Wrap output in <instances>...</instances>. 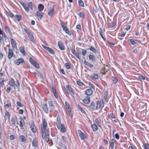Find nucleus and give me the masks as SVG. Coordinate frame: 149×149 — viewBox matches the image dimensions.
<instances>
[{
  "label": "nucleus",
  "mask_w": 149,
  "mask_h": 149,
  "mask_svg": "<svg viewBox=\"0 0 149 149\" xmlns=\"http://www.w3.org/2000/svg\"><path fill=\"white\" fill-rule=\"evenodd\" d=\"M47 122L45 118L42 119V123L40 125L42 138L45 139L46 141L48 142L49 141V129H47Z\"/></svg>",
  "instance_id": "obj_1"
},
{
  "label": "nucleus",
  "mask_w": 149,
  "mask_h": 149,
  "mask_svg": "<svg viewBox=\"0 0 149 149\" xmlns=\"http://www.w3.org/2000/svg\"><path fill=\"white\" fill-rule=\"evenodd\" d=\"M56 125L58 130L63 133H65L66 129L64 124L61 123V120L59 116H57L56 122Z\"/></svg>",
  "instance_id": "obj_2"
},
{
  "label": "nucleus",
  "mask_w": 149,
  "mask_h": 149,
  "mask_svg": "<svg viewBox=\"0 0 149 149\" xmlns=\"http://www.w3.org/2000/svg\"><path fill=\"white\" fill-rule=\"evenodd\" d=\"M20 3L22 6L25 10L27 12L29 11V8L31 10H33V3L31 2H30L29 3L28 6L26 3L22 1H20Z\"/></svg>",
  "instance_id": "obj_3"
},
{
  "label": "nucleus",
  "mask_w": 149,
  "mask_h": 149,
  "mask_svg": "<svg viewBox=\"0 0 149 149\" xmlns=\"http://www.w3.org/2000/svg\"><path fill=\"white\" fill-rule=\"evenodd\" d=\"M16 84H15V81L14 79L11 78L10 79L9 82L8 84L10 86H11L14 87L15 88V85L17 87H18L19 86V80L18 79H16Z\"/></svg>",
  "instance_id": "obj_4"
},
{
  "label": "nucleus",
  "mask_w": 149,
  "mask_h": 149,
  "mask_svg": "<svg viewBox=\"0 0 149 149\" xmlns=\"http://www.w3.org/2000/svg\"><path fill=\"white\" fill-rule=\"evenodd\" d=\"M104 104L102 99H101L100 101L97 102L95 109L96 110L102 109L104 106Z\"/></svg>",
  "instance_id": "obj_5"
},
{
  "label": "nucleus",
  "mask_w": 149,
  "mask_h": 149,
  "mask_svg": "<svg viewBox=\"0 0 149 149\" xmlns=\"http://www.w3.org/2000/svg\"><path fill=\"white\" fill-rule=\"evenodd\" d=\"M41 106L43 111L46 113H49V109L47 102L46 101L41 102Z\"/></svg>",
  "instance_id": "obj_6"
},
{
  "label": "nucleus",
  "mask_w": 149,
  "mask_h": 149,
  "mask_svg": "<svg viewBox=\"0 0 149 149\" xmlns=\"http://www.w3.org/2000/svg\"><path fill=\"white\" fill-rule=\"evenodd\" d=\"M77 132L81 140L86 139L88 138V136L87 134L84 133L81 130H78Z\"/></svg>",
  "instance_id": "obj_7"
},
{
  "label": "nucleus",
  "mask_w": 149,
  "mask_h": 149,
  "mask_svg": "<svg viewBox=\"0 0 149 149\" xmlns=\"http://www.w3.org/2000/svg\"><path fill=\"white\" fill-rule=\"evenodd\" d=\"M65 107L66 110V112L69 116L71 115V109L69 103L67 101L65 102Z\"/></svg>",
  "instance_id": "obj_8"
},
{
  "label": "nucleus",
  "mask_w": 149,
  "mask_h": 149,
  "mask_svg": "<svg viewBox=\"0 0 149 149\" xmlns=\"http://www.w3.org/2000/svg\"><path fill=\"white\" fill-rule=\"evenodd\" d=\"M24 62V59L22 58H19L16 59L14 61V63L16 65H19L22 64Z\"/></svg>",
  "instance_id": "obj_9"
},
{
  "label": "nucleus",
  "mask_w": 149,
  "mask_h": 149,
  "mask_svg": "<svg viewBox=\"0 0 149 149\" xmlns=\"http://www.w3.org/2000/svg\"><path fill=\"white\" fill-rule=\"evenodd\" d=\"M60 24L63 29V30L65 31L66 33L70 35H71V32L67 27L65 25H64L61 22Z\"/></svg>",
  "instance_id": "obj_10"
},
{
  "label": "nucleus",
  "mask_w": 149,
  "mask_h": 149,
  "mask_svg": "<svg viewBox=\"0 0 149 149\" xmlns=\"http://www.w3.org/2000/svg\"><path fill=\"white\" fill-rule=\"evenodd\" d=\"M66 87L67 89V94H72V95L74 94V90L71 86L69 85H66Z\"/></svg>",
  "instance_id": "obj_11"
},
{
  "label": "nucleus",
  "mask_w": 149,
  "mask_h": 149,
  "mask_svg": "<svg viewBox=\"0 0 149 149\" xmlns=\"http://www.w3.org/2000/svg\"><path fill=\"white\" fill-rule=\"evenodd\" d=\"M30 128L32 132L33 133H36V132L37 131L36 127L34 121L31 122L30 125Z\"/></svg>",
  "instance_id": "obj_12"
},
{
  "label": "nucleus",
  "mask_w": 149,
  "mask_h": 149,
  "mask_svg": "<svg viewBox=\"0 0 149 149\" xmlns=\"http://www.w3.org/2000/svg\"><path fill=\"white\" fill-rule=\"evenodd\" d=\"M0 35L2 36H0V43H2L3 41V38H6V34L3 30H2L0 28Z\"/></svg>",
  "instance_id": "obj_13"
},
{
  "label": "nucleus",
  "mask_w": 149,
  "mask_h": 149,
  "mask_svg": "<svg viewBox=\"0 0 149 149\" xmlns=\"http://www.w3.org/2000/svg\"><path fill=\"white\" fill-rule=\"evenodd\" d=\"M35 16L38 20H40L42 18L43 13L41 12L37 11L35 14Z\"/></svg>",
  "instance_id": "obj_14"
},
{
  "label": "nucleus",
  "mask_w": 149,
  "mask_h": 149,
  "mask_svg": "<svg viewBox=\"0 0 149 149\" xmlns=\"http://www.w3.org/2000/svg\"><path fill=\"white\" fill-rule=\"evenodd\" d=\"M42 46L47 51H48L51 54H54V51L51 48L47 47L44 45H42Z\"/></svg>",
  "instance_id": "obj_15"
},
{
  "label": "nucleus",
  "mask_w": 149,
  "mask_h": 149,
  "mask_svg": "<svg viewBox=\"0 0 149 149\" xmlns=\"http://www.w3.org/2000/svg\"><path fill=\"white\" fill-rule=\"evenodd\" d=\"M11 46L13 49H17V43L14 39L12 38L10 40Z\"/></svg>",
  "instance_id": "obj_16"
},
{
  "label": "nucleus",
  "mask_w": 149,
  "mask_h": 149,
  "mask_svg": "<svg viewBox=\"0 0 149 149\" xmlns=\"http://www.w3.org/2000/svg\"><path fill=\"white\" fill-rule=\"evenodd\" d=\"M32 146L35 147H38V139L35 138L33 139L32 142Z\"/></svg>",
  "instance_id": "obj_17"
},
{
  "label": "nucleus",
  "mask_w": 149,
  "mask_h": 149,
  "mask_svg": "<svg viewBox=\"0 0 149 149\" xmlns=\"http://www.w3.org/2000/svg\"><path fill=\"white\" fill-rule=\"evenodd\" d=\"M14 54L13 50L10 48H9L8 49V57L9 59H11L13 57Z\"/></svg>",
  "instance_id": "obj_18"
},
{
  "label": "nucleus",
  "mask_w": 149,
  "mask_h": 149,
  "mask_svg": "<svg viewBox=\"0 0 149 149\" xmlns=\"http://www.w3.org/2000/svg\"><path fill=\"white\" fill-rule=\"evenodd\" d=\"M85 93L86 94L87 96H88L91 95L93 94V91L91 88H89L86 90Z\"/></svg>",
  "instance_id": "obj_19"
},
{
  "label": "nucleus",
  "mask_w": 149,
  "mask_h": 149,
  "mask_svg": "<svg viewBox=\"0 0 149 149\" xmlns=\"http://www.w3.org/2000/svg\"><path fill=\"white\" fill-rule=\"evenodd\" d=\"M109 70V67L107 65L105 66L103 68V70H102V74L103 75L106 74Z\"/></svg>",
  "instance_id": "obj_20"
},
{
  "label": "nucleus",
  "mask_w": 149,
  "mask_h": 149,
  "mask_svg": "<svg viewBox=\"0 0 149 149\" xmlns=\"http://www.w3.org/2000/svg\"><path fill=\"white\" fill-rule=\"evenodd\" d=\"M90 98L89 96H86L85 98L82 100L83 102L85 104H88L90 102Z\"/></svg>",
  "instance_id": "obj_21"
},
{
  "label": "nucleus",
  "mask_w": 149,
  "mask_h": 149,
  "mask_svg": "<svg viewBox=\"0 0 149 149\" xmlns=\"http://www.w3.org/2000/svg\"><path fill=\"white\" fill-rule=\"evenodd\" d=\"M19 119L20 121L19 126L20 127V129H23V127L24 125H25V122L22 118H20Z\"/></svg>",
  "instance_id": "obj_22"
},
{
  "label": "nucleus",
  "mask_w": 149,
  "mask_h": 149,
  "mask_svg": "<svg viewBox=\"0 0 149 149\" xmlns=\"http://www.w3.org/2000/svg\"><path fill=\"white\" fill-rule=\"evenodd\" d=\"M5 30L6 33H8L10 36H12V35L10 29L7 26H5Z\"/></svg>",
  "instance_id": "obj_23"
},
{
  "label": "nucleus",
  "mask_w": 149,
  "mask_h": 149,
  "mask_svg": "<svg viewBox=\"0 0 149 149\" xmlns=\"http://www.w3.org/2000/svg\"><path fill=\"white\" fill-rule=\"evenodd\" d=\"M58 45L60 49L62 50H63L65 49V46L62 42L58 41Z\"/></svg>",
  "instance_id": "obj_24"
},
{
  "label": "nucleus",
  "mask_w": 149,
  "mask_h": 149,
  "mask_svg": "<svg viewBox=\"0 0 149 149\" xmlns=\"http://www.w3.org/2000/svg\"><path fill=\"white\" fill-rule=\"evenodd\" d=\"M81 51L80 49L78 50L76 52V57L79 60L81 59Z\"/></svg>",
  "instance_id": "obj_25"
},
{
  "label": "nucleus",
  "mask_w": 149,
  "mask_h": 149,
  "mask_svg": "<svg viewBox=\"0 0 149 149\" xmlns=\"http://www.w3.org/2000/svg\"><path fill=\"white\" fill-rule=\"evenodd\" d=\"M91 77L93 80L98 79L99 78V76L97 73H93L91 74Z\"/></svg>",
  "instance_id": "obj_26"
},
{
  "label": "nucleus",
  "mask_w": 149,
  "mask_h": 149,
  "mask_svg": "<svg viewBox=\"0 0 149 149\" xmlns=\"http://www.w3.org/2000/svg\"><path fill=\"white\" fill-rule=\"evenodd\" d=\"M116 142V141L113 139H111L110 143V145L111 146V149H113L115 143Z\"/></svg>",
  "instance_id": "obj_27"
},
{
  "label": "nucleus",
  "mask_w": 149,
  "mask_h": 149,
  "mask_svg": "<svg viewBox=\"0 0 149 149\" xmlns=\"http://www.w3.org/2000/svg\"><path fill=\"white\" fill-rule=\"evenodd\" d=\"M54 10L53 8H50L48 10V15L50 16H52L54 14Z\"/></svg>",
  "instance_id": "obj_28"
},
{
  "label": "nucleus",
  "mask_w": 149,
  "mask_h": 149,
  "mask_svg": "<svg viewBox=\"0 0 149 149\" xmlns=\"http://www.w3.org/2000/svg\"><path fill=\"white\" fill-rule=\"evenodd\" d=\"M29 38L30 40L33 43H34L35 40L33 34L31 32L29 34L27 35Z\"/></svg>",
  "instance_id": "obj_29"
},
{
  "label": "nucleus",
  "mask_w": 149,
  "mask_h": 149,
  "mask_svg": "<svg viewBox=\"0 0 149 149\" xmlns=\"http://www.w3.org/2000/svg\"><path fill=\"white\" fill-rule=\"evenodd\" d=\"M52 90H53V93L55 97V98L57 99L58 98V94L57 93L56 89L55 88H54V86H53L52 87Z\"/></svg>",
  "instance_id": "obj_30"
},
{
  "label": "nucleus",
  "mask_w": 149,
  "mask_h": 149,
  "mask_svg": "<svg viewBox=\"0 0 149 149\" xmlns=\"http://www.w3.org/2000/svg\"><path fill=\"white\" fill-rule=\"evenodd\" d=\"M10 117V115L9 112L7 110L6 111L4 116V118L5 121L8 119Z\"/></svg>",
  "instance_id": "obj_31"
},
{
  "label": "nucleus",
  "mask_w": 149,
  "mask_h": 149,
  "mask_svg": "<svg viewBox=\"0 0 149 149\" xmlns=\"http://www.w3.org/2000/svg\"><path fill=\"white\" fill-rule=\"evenodd\" d=\"M92 130L93 132H95L97 130L98 127L97 125H95V123L91 125Z\"/></svg>",
  "instance_id": "obj_32"
},
{
  "label": "nucleus",
  "mask_w": 149,
  "mask_h": 149,
  "mask_svg": "<svg viewBox=\"0 0 149 149\" xmlns=\"http://www.w3.org/2000/svg\"><path fill=\"white\" fill-rule=\"evenodd\" d=\"M95 103L94 102H92L89 106L91 109L93 111L95 110Z\"/></svg>",
  "instance_id": "obj_33"
},
{
  "label": "nucleus",
  "mask_w": 149,
  "mask_h": 149,
  "mask_svg": "<svg viewBox=\"0 0 149 149\" xmlns=\"http://www.w3.org/2000/svg\"><path fill=\"white\" fill-rule=\"evenodd\" d=\"M10 125L12 126L13 127H14L15 126V121L14 118H11L10 122Z\"/></svg>",
  "instance_id": "obj_34"
},
{
  "label": "nucleus",
  "mask_w": 149,
  "mask_h": 149,
  "mask_svg": "<svg viewBox=\"0 0 149 149\" xmlns=\"http://www.w3.org/2000/svg\"><path fill=\"white\" fill-rule=\"evenodd\" d=\"M19 50L20 52L24 56L26 55V52L25 51L24 47H21L19 48Z\"/></svg>",
  "instance_id": "obj_35"
},
{
  "label": "nucleus",
  "mask_w": 149,
  "mask_h": 149,
  "mask_svg": "<svg viewBox=\"0 0 149 149\" xmlns=\"http://www.w3.org/2000/svg\"><path fill=\"white\" fill-rule=\"evenodd\" d=\"M19 139L22 142H25L26 141V139L24 135H21L19 137Z\"/></svg>",
  "instance_id": "obj_36"
},
{
  "label": "nucleus",
  "mask_w": 149,
  "mask_h": 149,
  "mask_svg": "<svg viewBox=\"0 0 149 149\" xmlns=\"http://www.w3.org/2000/svg\"><path fill=\"white\" fill-rule=\"evenodd\" d=\"M38 8L39 10L38 11L41 12L44 10V7L43 5L41 4H39L38 5Z\"/></svg>",
  "instance_id": "obj_37"
},
{
  "label": "nucleus",
  "mask_w": 149,
  "mask_h": 149,
  "mask_svg": "<svg viewBox=\"0 0 149 149\" xmlns=\"http://www.w3.org/2000/svg\"><path fill=\"white\" fill-rule=\"evenodd\" d=\"M48 104L50 108L52 110H54V107L52 101H49Z\"/></svg>",
  "instance_id": "obj_38"
},
{
  "label": "nucleus",
  "mask_w": 149,
  "mask_h": 149,
  "mask_svg": "<svg viewBox=\"0 0 149 149\" xmlns=\"http://www.w3.org/2000/svg\"><path fill=\"white\" fill-rule=\"evenodd\" d=\"M76 83L77 85L79 86H85V84L82 82L79 79L78 81H76Z\"/></svg>",
  "instance_id": "obj_39"
},
{
  "label": "nucleus",
  "mask_w": 149,
  "mask_h": 149,
  "mask_svg": "<svg viewBox=\"0 0 149 149\" xmlns=\"http://www.w3.org/2000/svg\"><path fill=\"white\" fill-rule=\"evenodd\" d=\"M84 63L86 65L88 66V67L91 68H92L93 67V65L90 63L89 62H88V61H84Z\"/></svg>",
  "instance_id": "obj_40"
},
{
  "label": "nucleus",
  "mask_w": 149,
  "mask_h": 149,
  "mask_svg": "<svg viewBox=\"0 0 149 149\" xmlns=\"http://www.w3.org/2000/svg\"><path fill=\"white\" fill-rule=\"evenodd\" d=\"M65 66L67 69H70L72 68V66L70 64L68 63H66L65 64Z\"/></svg>",
  "instance_id": "obj_41"
},
{
  "label": "nucleus",
  "mask_w": 149,
  "mask_h": 149,
  "mask_svg": "<svg viewBox=\"0 0 149 149\" xmlns=\"http://www.w3.org/2000/svg\"><path fill=\"white\" fill-rule=\"evenodd\" d=\"M14 17L16 18V20L18 21H20L22 19V17L21 15H16Z\"/></svg>",
  "instance_id": "obj_42"
},
{
  "label": "nucleus",
  "mask_w": 149,
  "mask_h": 149,
  "mask_svg": "<svg viewBox=\"0 0 149 149\" xmlns=\"http://www.w3.org/2000/svg\"><path fill=\"white\" fill-rule=\"evenodd\" d=\"M6 13L8 16H10L12 18H13L14 16L13 14L11 12L6 11Z\"/></svg>",
  "instance_id": "obj_43"
},
{
  "label": "nucleus",
  "mask_w": 149,
  "mask_h": 149,
  "mask_svg": "<svg viewBox=\"0 0 149 149\" xmlns=\"http://www.w3.org/2000/svg\"><path fill=\"white\" fill-rule=\"evenodd\" d=\"M88 57L89 59L90 60H92L93 61H94L95 60V56L93 55H89Z\"/></svg>",
  "instance_id": "obj_44"
},
{
  "label": "nucleus",
  "mask_w": 149,
  "mask_h": 149,
  "mask_svg": "<svg viewBox=\"0 0 149 149\" xmlns=\"http://www.w3.org/2000/svg\"><path fill=\"white\" fill-rule=\"evenodd\" d=\"M79 5L82 7H84V3L82 0H79L78 1Z\"/></svg>",
  "instance_id": "obj_45"
},
{
  "label": "nucleus",
  "mask_w": 149,
  "mask_h": 149,
  "mask_svg": "<svg viewBox=\"0 0 149 149\" xmlns=\"http://www.w3.org/2000/svg\"><path fill=\"white\" fill-rule=\"evenodd\" d=\"M144 149H149V145L147 143H144L143 146Z\"/></svg>",
  "instance_id": "obj_46"
},
{
  "label": "nucleus",
  "mask_w": 149,
  "mask_h": 149,
  "mask_svg": "<svg viewBox=\"0 0 149 149\" xmlns=\"http://www.w3.org/2000/svg\"><path fill=\"white\" fill-rule=\"evenodd\" d=\"M11 104L10 102H8L4 106L5 108H8L9 107H11Z\"/></svg>",
  "instance_id": "obj_47"
},
{
  "label": "nucleus",
  "mask_w": 149,
  "mask_h": 149,
  "mask_svg": "<svg viewBox=\"0 0 149 149\" xmlns=\"http://www.w3.org/2000/svg\"><path fill=\"white\" fill-rule=\"evenodd\" d=\"M33 65L36 68L39 69L40 68L39 65L36 61Z\"/></svg>",
  "instance_id": "obj_48"
},
{
  "label": "nucleus",
  "mask_w": 149,
  "mask_h": 149,
  "mask_svg": "<svg viewBox=\"0 0 149 149\" xmlns=\"http://www.w3.org/2000/svg\"><path fill=\"white\" fill-rule=\"evenodd\" d=\"M130 41L131 44L133 45H135L137 43V42L135 41V40L133 39H130Z\"/></svg>",
  "instance_id": "obj_49"
},
{
  "label": "nucleus",
  "mask_w": 149,
  "mask_h": 149,
  "mask_svg": "<svg viewBox=\"0 0 149 149\" xmlns=\"http://www.w3.org/2000/svg\"><path fill=\"white\" fill-rule=\"evenodd\" d=\"M24 30L27 35L31 32L28 28H24Z\"/></svg>",
  "instance_id": "obj_50"
},
{
  "label": "nucleus",
  "mask_w": 149,
  "mask_h": 149,
  "mask_svg": "<svg viewBox=\"0 0 149 149\" xmlns=\"http://www.w3.org/2000/svg\"><path fill=\"white\" fill-rule=\"evenodd\" d=\"M78 107L79 109L80 110V111L82 113H85V111L84 110L83 108L81 106H80L79 105H78Z\"/></svg>",
  "instance_id": "obj_51"
},
{
  "label": "nucleus",
  "mask_w": 149,
  "mask_h": 149,
  "mask_svg": "<svg viewBox=\"0 0 149 149\" xmlns=\"http://www.w3.org/2000/svg\"><path fill=\"white\" fill-rule=\"evenodd\" d=\"M99 33H100V36H101L102 38L104 40H105V39L104 38V37L103 35V32H102V29H100V31H99Z\"/></svg>",
  "instance_id": "obj_52"
},
{
  "label": "nucleus",
  "mask_w": 149,
  "mask_h": 149,
  "mask_svg": "<svg viewBox=\"0 0 149 149\" xmlns=\"http://www.w3.org/2000/svg\"><path fill=\"white\" fill-rule=\"evenodd\" d=\"M83 55V56H85L86 54L87 53V51L86 50L84 49H81V52Z\"/></svg>",
  "instance_id": "obj_53"
},
{
  "label": "nucleus",
  "mask_w": 149,
  "mask_h": 149,
  "mask_svg": "<svg viewBox=\"0 0 149 149\" xmlns=\"http://www.w3.org/2000/svg\"><path fill=\"white\" fill-rule=\"evenodd\" d=\"M89 49L90 51L96 53V50L95 49L92 47H91L89 48Z\"/></svg>",
  "instance_id": "obj_54"
},
{
  "label": "nucleus",
  "mask_w": 149,
  "mask_h": 149,
  "mask_svg": "<svg viewBox=\"0 0 149 149\" xmlns=\"http://www.w3.org/2000/svg\"><path fill=\"white\" fill-rule=\"evenodd\" d=\"M29 61L30 62L32 65L36 61H34L33 58L32 57H30L29 58Z\"/></svg>",
  "instance_id": "obj_55"
},
{
  "label": "nucleus",
  "mask_w": 149,
  "mask_h": 149,
  "mask_svg": "<svg viewBox=\"0 0 149 149\" xmlns=\"http://www.w3.org/2000/svg\"><path fill=\"white\" fill-rule=\"evenodd\" d=\"M78 15L80 17H83L85 16L84 13L82 12H80L79 13H78Z\"/></svg>",
  "instance_id": "obj_56"
},
{
  "label": "nucleus",
  "mask_w": 149,
  "mask_h": 149,
  "mask_svg": "<svg viewBox=\"0 0 149 149\" xmlns=\"http://www.w3.org/2000/svg\"><path fill=\"white\" fill-rule=\"evenodd\" d=\"M62 139L63 141V142L64 143H66L67 141L66 137L64 136H62Z\"/></svg>",
  "instance_id": "obj_57"
},
{
  "label": "nucleus",
  "mask_w": 149,
  "mask_h": 149,
  "mask_svg": "<svg viewBox=\"0 0 149 149\" xmlns=\"http://www.w3.org/2000/svg\"><path fill=\"white\" fill-rule=\"evenodd\" d=\"M95 123L97 125H99L100 123V121L98 120V118L95 119Z\"/></svg>",
  "instance_id": "obj_58"
},
{
  "label": "nucleus",
  "mask_w": 149,
  "mask_h": 149,
  "mask_svg": "<svg viewBox=\"0 0 149 149\" xmlns=\"http://www.w3.org/2000/svg\"><path fill=\"white\" fill-rule=\"evenodd\" d=\"M70 50L72 53L73 54H74L76 56V52L75 51V49L71 48L70 49Z\"/></svg>",
  "instance_id": "obj_59"
},
{
  "label": "nucleus",
  "mask_w": 149,
  "mask_h": 149,
  "mask_svg": "<svg viewBox=\"0 0 149 149\" xmlns=\"http://www.w3.org/2000/svg\"><path fill=\"white\" fill-rule=\"evenodd\" d=\"M17 105L19 107H22L23 106L22 104L20 102H17Z\"/></svg>",
  "instance_id": "obj_60"
},
{
  "label": "nucleus",
  "mask_w": 149,
  "mask_h": 149,
  "mask_svg": "<svg viewBox=\"0 0 149 149\" xmlns=\"http://www.w3.org/2000/svg\"><path fill=\"white\" fill-rule=\"evenodd\" d=\"M62 144L61 143V142H59L58 143V146H57L58 149H61V148L62 147Z\"/></svg>",
  "instance_id": "obj_61"
},
{
  "label": "nucleus",
  "mask_w": 149,
  "mask_h": 149,
  "mask_svg": "<svg viewBox=\"0 0 149 149\" xmlns=\"http://www.w3.org/2000/svg\"><path fill=\"white\" fill-rule=\"evenodd\" d=\"M109 115L111 118H116V116L114 115L113 113H110Z\"/></svg>",
  "instance_id": "obj_62"
},
{
  "label": "nucleus",
  "mask_w": 149,
  "mask_h": 149,
  "mask_svg": "<svg viewBox=\"0 0 149 149\" xmlns=\"http://www.w3.org/2000/svg\"><path fill=\"white\" fill-rule=\"evenodd\" d=\"M5 81L3 79L0 82V86H2L4 84V83Z\"/></svg>",
  "instance_id": "obj_63"
},
{
  "label": "nucleus",
  "mask_w": 149,
  "mask_h": 149,
  "mask_svg": "<svg viewBox=\"0 0 149 149\" xmlns=\"http://www.w3.org/2000/svg\"><path fill=\"white\" fill-rule=\"evenodd\" d=\"M115 25V24L114 22H112L110 24V26L111 28H113V27Z\"/></svg>",
  "instance_id": "obj_64"
}]
</instances>
